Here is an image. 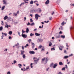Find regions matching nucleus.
Returning a JSON list of instances; mask_svg holds the SVG:
<instances>
[{
	"mask_svg": "<svg viewBox=\"0 0 74 74\" xmlns=\"http://www.w3.org/2000/svg\"><path fill=\"white\" fill-rule=\"evenodd\" d=\"M5 7V5H3V7H2L1 10L2 11H3V10H4V9Z\"/></svg>",
	"mask_w": 74,
	"mask_h": 74,
	"instance_id": "17",
	"label": "nucleus"
},
{
	"mask_svg": "<svg viewBox=\"0 0 74 74\" xmlns=\"http://www.w3.org/2000/svg\"><path fill=\"white\" fill-rule=\"evenodd\" d=\"M24 53H25V51H21V55H23Z\"/></svg>",
	"mask_w": 74,
	"mask_h": 74,
	"instance_id": "22",
	"label": "nucleus"
},
{
	"mask_svg": "<svg viewBox=\"0 0 74 74\" xmlns=\"http://www.w3.org/2000/svg\"><path fill=\"white\" fill-rule=\"evenodd\" d=\"M3 27L1 26L0 27V31H1L3 30Z\"/></svg>",
	"mask_w": 74,
	"mask_h": 74,
	"instance_id": "28",
	"label": "nucleus"
},
{
	"mask_svg": "<svg viewBox=\"0 0 74 74\" xmlns=\"http://www.w3.org/2000/svg\"><path fill=\"white\" fill-rule=\"evenodd\" d=\"M11 73H10V72H8L7 73V74H10Z\"/></svg>",
	"mask_w": 74,
	"mask_h": 74,
	"instance_id": "64",
	"label": "nucleus"
},
{
	"mask_svg": "<svg viewBox=\"0 0 74 74\" xmlns=\"http://www.w3.org/2000/svg\"><path fill=\"white\" fill-rule=\"evenodd\" d=\"M33 35H34V34H32V33H31L30 36L31 37H32Z\"/></svg>",
	"mask_w": 74,
	"mask_h": 74,
	"instance_id": "38",
	"label": "nucleus"
},
{
	"mask_svg": "<svg viewBox=\"0 0 74 74\" xmlns=\"http://www.w3.org/2000/svg\"><path fill=\"white\" fill-rule=\"evenodd\" d=\"M53 50L54 51H55V47H53L52 48H51V51H52V50Z\"/></svg>",
	"mask_w": 74,
	"mask_h": 74,
	"instance_id": "31",
	"label": "nucleus"
},
{
	"mask_svg": "<svg viewBox=\"0 0 74 74\" xmlns=\"http://www.w3.org/2000/svg\"><path fill=\"white\" fill-rule=\"evenodd\" d=\"M63 48H64V46H60L59 47V49L60 51H62V49Z\"/></svg>",
	"mask_w": 74,
	"mask_h": 74,
	"instance_id": "2",
	"label": "nucleus"
},
{
	"mask_svg": "<svg viewBox=\"0 0 74 74\" xmlns=\"http://www.w3.org/2000/svg\"><path fill=\"white\" fill-rule=\"evenodd\" d=\"M28 42H29V43H30V42L32 41V39H29V40H28Z\"/></svg>",
	"mask_w": 74,
	"mask_h": 74,
	"instance_id": "34",
	"label": "nucleus"
},
{
	"mask_svg": "<svg viewBox=\"0 0 74 74\" xmlns=\"http://www.w3.org/2000/svg\"><path fill=\"white\" fill-rule=\"evenodd\" d=\"M35 19H36V20H37L38 18V14H35Z\"/></svg>",
	"mask_w": 74,
	"mask_h": 74,
	"instance_id": "4",
	"label": "nucleus"
},
{
	"mask_svg": "<svg viewBox=\"0 0 74 74\" xmlns=\"http://www.w3.org/2000/svg\"><path fill=\"white\" fill-rule=\"evenodd\" d=\"M30 21L31 22H33V21L32 20V18H30Z\"/></svg>",
	"mask_w": 74,
	"mask_h": 74,
	"instance_id": "53",
	"label": "nucleus"
},
{
	"mask_svg": "<svg viewBox=\"0 0 74 74\" xmlns=\"http://www.w3.org/2000/svg\"><path fill=\"white\" fill-rule=\"evenodd\" d=\"M64 24H65V23H64V21L62 22L61 24L62 26H64Z\"/></svg>",
	"mask_w": 74,
	"mask_h": 74,
	"instance_id": "16",
	"label": "nucleus"
},
{
	"mask_svg": "<svg viewBox=\"0 0 74 74\" xmlns=\"http://www.w3.org/2000/svg\"><path fill=\"white\" fill-rule=\"evenodd\" d=\"M53 63H52L51 65H50V67H51L52 68V67H53Z\"/></svg>",
	"mask_w": 74,
	"mask_h": 74,
	"instance_id": "21",
	"label": "nucleus"
},
{
	"mask_svg": "<svg viewBox=\"0 0 74 74\" xmlns=\"http://www.w3.org/2000/svg\"><path fill=\"white\" fill-rule=\"evenodd\" d=\"M14 64H15V63H16V60H14Z\"/></svg>",
	"mask_w": 74,
	"mask_h": 74,
	"instance_id": "54",
	"label": "nucleus"
},
{
	"mask_svg": "<svg viewBox=\"0 0 74 74\" xmlns=\"http://www.w3.org/2000/svg\"><path fill=\"white\" fill-rule=\"evenodd\" d=\"M34 25V22H33L32 23L30 24V26H33Z\"/></svg>",
	"mask_w": 74,
	"mask_h": 74,
	"instance_id": "27",
	"label": "nucleus"
},
{
	"mask_svg": "<svg viewBox=\"0 0 74 74\" xmlns=\"http://www.w3.org/2000/svg\"><path fill=\"white\" fill-rule=\"evenodd\" d=\"M62 70H65V67H64L62 69Z\"/></svg>",
	"mask_w": 74,
	"mask_h": 74,
	"instance_id": "50",
	"label": "nucleus"
},
{
	"mask_svg": "<svg viewBox=\"0 0 74 74\" xmlns=\"http://www.w3.org/2000/svg\"><path fill=\"white\" fill-rule=\"evenodd\" d=\"M23 59H25L26 58V56H25V54H23Z\"/></svg>",
	"mask_w": 74,
	"mask_h": 74,
	"instance_id": "23",
	"label": "nucleus"
},
{
	"mask_svg": "<svg viewBox=\"0 0 74 74\" xmlns=\"http://www.w3.org/2000/svg\"><path fill=\"white\" fill-rule=\"evenodd\" d=\"M30 4H33V0H31V1L30 2Z\"/></svg>",
	"mask_w": 74,
	"mask_h": 74,
	"instance_id": "26",
	"label": "nucleus"
},
{
	"mask_svg": "<svg viewBox=\"0 0 74 74\" xmlns=\"http://www.w3.org/2000/svg\"><path fill=\"white\" fill-rule=\"evenodd\" d=\"M12 19L11 18V17H9L8 18L7 20V22H10V21H11Z\"/></svg>",
	"mask_w": 74,
	"mask_h": 74,
	"instance_id": "9",
	"label": "nucleus"
},
{
	"mask_svg": "<svg viewBox=\"0 0 74 74\" xmlns=\"http://www.w3.org/2000/svg\"><path fill=\"white\" fill-rule=\"evenodd\" d=\"M58 66V64L56 63L54 64V65L53 66V68L54 69H55L56 68V66Z\"/></svg>",
	"mask_w": 74,
	"mask_h": 74,
	"instance_id": "13",
	"label": "nucleus"
},
{
	"mask_svg": "<svg viewBox=\"0 0 74 74\" xmlns=\"http://www.w3.org/2000/svg\"><path fill=\"white\" fill-rule=\"evenodd\" d=\"M43 41V40L41 39H39L38 38V40H37V41L38 42H42Z\"/></svg>",
	"mask_w": 74,
	"mask_h": 74,
	"instance_id": "6",
	"label": "nucleus"
},
{
	"mask_svg": "<svg viewBox=\"0 0 74 74\" xmlns=\"http://www.w3.org/2000/svg\"><path fill=\"white\" fill-rule=\"evenodd\" d=\"M45 23H48V22H49V21H44Z\"/></svg>",
	"mask_w": 74,
	"mask_h": 74,
	"instance_id": "41",
	"label": "nucleus"
},
{
	"mask_svg": "<svg viewBox=\"0 0 74 74\" xmlns=\"http://www.w3.org/2000/svg\"><path fill=\"white\" fill-rule=\"evenodd\" d=\"M31 43H32V49H34V48L35 47V44L33 43V42H32Z\"/></svg>",
	"mask_w": 74,
	"mask_h": 74,
	"instance_id": "1",
	"label": "nucleus"
},
{
	"mask_svg": "<svg viewBox=\"0 0 74 74\" xmlns=\"http://www.w3.org/2000/svg\"><path fill=\"white\" fill-rule=\"evenodd\" d=\"M3 3L4 4H5L6 5H7V1H5V0H3Z\"/></svg>",
	"mask_w": 74,
	"mask_h": 74,
	"instance_id": "10",
	"label": "nucleus"
},
{
	"mask_svg": "<svg viewBox=\"0 0 74 74\" xmlns=\"http://www.w3.org/2000/svg\"><path fill=\"white\" fill-rule=\"evenodd\" d=\"M73 54H71V55H70L69 56L70 57V56H73Z\"/></svg>",
	"mask_w": 74,
	"mask_h": 74,
	"instance_id": "62",
	"label": "nucleus"
},
{
	"mask_svg": "<svg viewBox=\"0 0 74 74\" xmlns=\"http://www.w3.org/2000/svg\"><path fill=\"white\" fill-rule=\"evenodd\" d=\"M13 16H16L17 15V14L15 13H14L13 14Z\"/></svg>",
	"mask_w": 74,
	"mask_h": 74,
	"instance_id": "29",
	"label": "nucleus"
},
{
	"mask_svg": "<svg viewBox=\"0 0 74 74\" xmlns=\"http://www.w3.org/2000/svg\"><path fill=\"white\" fill-rule=\"evenodd\" d=\"M69 58V56H65V59H67Z\"/></svg>",
	"mask_w": 74,
	"mask_h": 74,
	"instance_id": "46",
	"label": "nucleus"
},
{
	"mask_svg": "<svg viewBox=\"0 0 74 74\" xmlns=\"http://www.w3.org/2000/svg\"><path fill=\"white\" fill-rule=\"evenodd\" d=\"M29 32V28H27L26 29V32L27 33H28Z\"/></svg>",
	"mask_w": 74,
	"mask_h": 74,
	"instance_id": "15",
	"label": "nucleus"
},
{
	"mask_svg": "<svg viewBox=\"0 0 74 74\" xmlns=\"http://www.w3.org/2000/svg\"><path fill=\"white\" fill-rule=\"evenodd\" d=\"M25 4V3L23 2L22 3H21L20 5L19 6L20 7H21V5H24Z\"/></svg>",
	"mask_w": 74,
	"mask_h": 74,
	"instance_id": "19",
	"label": "nucleus"
},
{
	"mask_svg": "<svg viewBox=\"0 0 74 74\" xmlns=\"http://www.w3.org/2000/svg\"><path fill=\"white\" fill-rule=\"evenodd\" d=\"M30 25V23L28 22L27 23V26H29V25Z\"/></svg>",
	"mask_w": 74,
	"mask_h": 74,
	"instance_id": "48",
	"label": "nucleus"
},
{
	"mask_svg": "<svg viewBox=\"0 0 74 74\" xmlns=\"http://www.w3.org/2000/svg\"><path fill=\"white\" fill-rule=\"evenodd\" d=\"M48 61V58L47 57L45 60L46 63H47Z\"/></svg>",
	"mask_w": 74,
	"mask_h": 74,
	"instance_id": "37",
	"label": "nucleus"
},
{
	"mask_svg": "<svg viewBox=\"0 0 74 74\" xmlns=\"http://www.w3.org/2000/svg\"><path fill=\"white\" fill-rule=\"evenodd\" d=\"M70 5H71V6H72H72H74V3L73 4V3H71V4Z\"/></svg>",
	"mask_w": 74,
	"mask_h": 74,
	"instance_id": "49",
	"label": "nucleus"
},
{
	"mask_svg": "<svg viewBox=\"0 0 74 74\" xmlns=\"http://www.w3.org/2000/svg\"><path fill=\"white\" fill-rule=\"evenodd\" d=\"M49 20H50V21H51V20H52V17L51 16L50 17H49Z\"/></svg>",
	"mask_w": 74,
	"mask_h": 74,
	"instance_id": "44",
	"label": "nucleus"
},
{
	"mask_svg": "<svg viewBox=\"0 0 74 74\" xmlns=\"http://www.w3.org/2000/svg\"><path fill=\"white\" fill-rule=\"evenodd\" d=\"M60 36L59 35V36H57V38H60Z\"/></svg>",
	"mask_w": 74,
	"mask_h": 74,
	"instance_id": "57",
	"label": "nucleus"
},
{
	"mask_svg": "<svg viewBox=\"0 0 74 74\" xmlns=\"http://www.w3.org/2000/svg\"><path fill=\"white\" fill-rule=\"evenodd\" d=\"M29 53L30 54H32L33 55L35 54V52L33 51H29Z\"/></svg>",
	"mask_w": 74,
	"mask_h": 74,
	"instance_id": "5",
	"label": "nucleus"
},
{
	"mask_svg": "<svg viewBox=\"0 0 74 74\" xmlns=\"http://www.w3.org/2000/svg\"><path fill=\"white\" fill-rule=\"evenodd\" d=\"M54 14H55V12H53V13L51 14L52 15H53Z\"/></svg>",
	"mask_w": 74,
	"mask_h": 74,
	"instance_id": "60",
	"label": "nucleus"
},
{
	"mask_svg": "<svg viewBox=\"0 0 74 74\" xmlns=\"http://www.w3.org/2000/svg\"><path fill=\"white\" fill-rule=\"evenodd\" d=\"M1 22L2 23L1 25H4V23H3V21H1Z\"/></svg>",
	"mask_w": 74,
	"mask_h": 74,
	"instance_id": "51",
	"label": "nucleus"
},
{
	"mask_svg": "<svg viewBox=\"0 0 74 74\" xmlns=\"http://www.w3.org/2000/svg\"><path fill=\"white\" fill-rule=\"evenodd\" d=\"M29 69V66H28L27 67V68L26 69V70H28V69Z\"/></svg>",
	"mask_w": 74,
	"mask_h": 74,
	"instance_id": "45",
	"label": "nucleus"
},
{
	"mask_svg": "<svg viewBox=\"0 0 74 74\" xmlns=\"http://www.w3.org/2000/svg\"><path fill=\"white\" fill-rule=\"evenodd\" d=\"M45 58H43L42 59V60L44 62L45 61Z\"/></svg>",
	"mask_w": 74,
	"mask_h": 74,
	"instance_id": "39",
	"label": "nucleus"
},
{
	"mask_svg": "<svg viewBox=\"0 0 74 74\" xmlns=\"http://www.w3.org/2000/svg\"><path fill=\"white\" fill-rule=\"evenodd\" d=\"M29 0H26L25 1V3H28V2H26V1H28Z\"/></svg>",
	"mask_w": 74,
	"mask_h": 74,
	"instance_id": "40",
	"label": "nucleus"
},
{
	"mask_svg": "<svg viewBox=\"0 0 74 74\" xmlns=\"http://www.w3.org/2000/svg\"><path fill=\"white\" fill-rule=\"evenodd\" d=\"M39 59H37L36 60H34V61L35 62V63H36V64H37V62H38V61L39 60Z\"/></svg>",
	"mask_w": 74,
	"mask_h": 74,
	"instance_id": "8",
	"label": "nucleus"
},
{
	"mask_svg": "<svg viewBox=\"0 0 74 74\" xmlns=\"http://www.w3.org/2000/svg\"><path fill=\"white\" fill-rule=\"evenodd\" d=\"M51 45H52V43H51V42H50L49 43V47H51Z\"/></svg>",
	"mask_w": 74,
	"mask_h": 74,
	"instance_id": "32",
	"label": "nucleus"
},
{
	"mask_svg": "<svg viewBox=\"0 0 74 74\" xmlns=\"http://www.w3.org/2000/svg\"><path fill=\"white\" fill-rule=\"evenodd\" d=\"M38 10L40 12H41L42 11V10H41V8H38Z\"/></svg>",
	"mask_w": 74,
	"mask_h": 74,
	"instance_id": "36",
	"label": "nucleus"
},
{
	"mask_svg": "<svg viewBox=\"0 0 74 74\" xmlns=\"http://www.w3.org/2000/svg\"><path fill=\"white\" fill-rule=\"evenodd\" d=\"M65 66H66L65 68H66V69H68V67L67 66V65H66Z\"/></svg>",
	"mask_w": 74,
	"mask_h": 74,
	"instance_id": "56",
	"label": "nucleus"
},
{
	"mask_svg": "<svg viewBox=\"0 0 74 74\" xmlns=\"http://www.w3.org/2000/svg\"><path fill=\"white\" fill-rule=\"evenodd\" d=\"M21 36L23 37H24V38H26V37H27V35L26 34H22Z\"/></svg>",
	"mask_w": 74,
	"mask_h": 74,
	"instance_id": "7",
	"label": "nucleus"
},
{
	"mask_svg": "<svg viewBox=\"0 0 74 74\" xmlns=\"http://www.w3.org/2000/svg\"><path fill=\"white\" fill-rule=\"evenodd\" d=\"M5 27H7V29H8V26H9V25H7V23L5 22Z\"/></svg>",
	"mask_w": 74,
	"mask_h": 74,
	"instance_id": "3",
	"label": "nucleus"
},
{
	"mask_svg": "<svg viewBox=\"0 0 74 74\" xmlns=\"http://www.w3.org/2000/svg\"><path fill=\"white\" fill-rule=\"evenodd\" d=\"M18 66H19V67L20 68H21L22 67V64H18Z\"/></svg>",
	"mask_w": 74,
	"mask_h": 74,
	"instance_id": "25",
	"label": "nucleus"
},
{
	"mask_svg": "<svg viewBox=\"0 0 74 74\" xmlns=\"http://www.w3.org/2000/svg\"><path fill=\"white\" fill-rule=\"evenodd\" d=\"M18 45H19V43H17V44H16L15 45V46H16V47H17L18 46Z\"/></svg>",
	"mask_w": 74,
	"mask_h": 74,
	"instance_id": "47",
	"label": "nucleus"
},
{
	"mask_svg": "<svg viewBox=\"0 0 74 74\" xmlns=\"http://www.w3.org/2000/svg\"><path fill=\"white\" fill-rule=\"evenodd\" d=\"M42 46L41 45H40L39 46L38 48H39V49H41V48H42Z\"/></svg>",
	"mask_w": 74,
	"mask_h": 74,
	"instance_id": "35",
	"label": "nucleus"
},
{
	"mask_svg": "<svg viewBox=\"0 0 74 74\" xmlns=\"http://www.w3.org/2000/svg\"><path fill=\"white\" fill-rule=\"evenodd\" d=\"M59 34H62V31H60L59 32Z\"/></svg>",
	"mask_w": 74,
	"mask_h": 74,
	"instance_id": "61",
	"label": "nucleus"
},
{
	"mask_svg": "<svg viewBox=\"0 0 74 74\" xmlns=\"http://www.w3.org/2000/svg\"><path fill=\"white\" fill-rule=\"evenodd\" d=\"M35 35L36 36H40V34H38L37 33H35Z\"/></svg>",
	"mask_w": 74,
	"mask_h": 74,
	"instance_id": "11",
	"label": "nucleus"
},
{
	"mask_svg": "<svg viewBox=\"0 0 74 74\" xmlns=\"http://www.w3.org/2000/svg\"><path fill=\"white\" fill-rule=\"evenodd\" d=\"M59 64L60 66H62V65H63V63L62 62H59Z\"/></svg>",
	"mask_w": 74,
	"mask_h": 74,
	"instance_id": "20",
	"label": "nucleus"
},
{
	"mask_svg": "<svg viewBox=\"0 0 74 74\" xmlns=\"http://www.w3.org/2000/svg\"><path fill=\"white\" fill-rule=\"evenodd\" d=\"M4 35H5V36H7V34L6 33H4Z\"/></svg>",
	"mask_w": 74,
	"mask_h": 74,
	"instance_id": "63",
	"label": "nucleus"
},
{
	"mask_svg": "<svg viewBox=\"0 0 74 74\" xmlns=\"http://www.w3.org/2000/svg\"><path fill=\"white\" fill-rule=\"evenodd\" d=\"M61 37L62 38H65V36L61 35Z\"/></svg>",
	"mask_w": 74,
	"mask_h": 74,
	"instance_id": "24",
	"label": "nucleus"
},
{
	"mask_svg": "<svg viewBox=\"0 0 74 74\" xmlns=\"http://www.w3.org/2000/svg\"><path fill=\"white\" fill-rule=\"evenodd\" d=\"M3 37H4V35H2V36H1V39H3Z\"/></svg>",
	"mask_w": 74,
	"mask_h": 74,
	"instance_id": "58",
	"label": "nucleus"
},
{
	"mask_svg": "<svg viewBox=\"0 0 74 74\" xmlns=\"http://www.w3.org/2000/svg\"><path fill=\"white\" fill-rule=\"evenodd\" d=\"M41 51H45L44 47H43V48L42 49Z\"/></svg>",
	"mask_w": 74,
	"mask_h": 74,
	"instance_id": "30",
	"label": "nucleus"
},
{
	"mask_svg": "<svg viewBox=\"0 0 74 74\" xmlns=\"http://www.w3.org/2000/svg\"><path fill=\"white\" fill-rule=\"evenodd\" d=\"M33 59L34 60H35V59H36V60H37V57H36L34 58Z\"/></svg>",
	"mask_w": 74,
	"mask_h": 74,
	"instance_id": "42",
	"label": "nucleus"
},
{
	"mask_svg": "<svg viewBox=\"0 0 74 74\" xmlns=\"http://www.w3.org/2000/svg\"><path fill=\"white\" fill-rule=\"evenodd\" d=\"M26 31H23V29L22 30V33L23 34L24 33H25Z\"/></svg>",
	"mask_w": 74,
	"mask_h": 74,
	"instance_id": "33",
	"label": "nucleus"
},
{
	"mask_svg": "<svg viewBox=\"0 0 74 74\" xmlns=\"http://www.w3.org/2000/svg\"><path fill=\"white\" fill-rule=\"evenodd\" d=\"M35 4H36V5L37 6H38V5H39V4H38V3H36Z\"/></svg>",
	"mask_w": 74,
	"mask_h": 74,
	"instance_id": "55",
	"label": "nucleus"
},
{
	"mask_svg": "<svg viewBox=\"0 0 74 74\" xmlns=\"http://www.w3.org/2000/svg\"><path fill=\"white\" fill-rule=\"evenodd\" d=\"M49 0H47L45 3V4H49Z\"/></svg>",
	"mask_w": 74,
	"mask_h": 74,
	"instance_id": "12",
	"label": "nucleus"
},
{
	"mask_svg": "<svg viewBox=\"0 0 74 74\" xmlns=\"http://www.w3.org/2000/svg\"><path fill=\"white\" fill-rule=\"evenodd\" d=\"M8 39H9L10 40H11L12 39V37L11 36H9L8 38Z\"/></svg>",
	"mask_w": 74,
	"mask_h": 74,
	"instance_id": "43",
	"label": "nucleus"
},
{
	"mask_svg": "<svg viewBox=\"0 0 74 74\" xmlns=\"http://www.w3.org/2000/svg\"><path fill=\"white\" fill-rule=\"evenodd\" d=\"M8 34H10V35H11V34H12V32L11 31H9Z\"/></svg>",
	"mask_w": 74,
	"mask_h": 74,
	"instance_id": "18",
	"label": "nucleus"
},
{
	"mask_svg": "<svg viewBox=\"0 0 74 74\" xmlns=\"http://www.w3.org/2000/svg\"><path fill=\"white\" fill-rule=\"evenodd\" d=\"M4 20H6L8 19V16H5L4 18Z\"/></svg>",
	"mask_w": 74,
	"mask_h": 74,
	"instance_id": "14",
	"label": "nucleus"
},
{
	"mask_svg": "<svg viewBox=\"0 0 74 74\" xmlns=\"http://www.w3.org/2000/svg\"><path fill=\"white\" fill-rule=\"evenodd\" d=\"M58 74H62V72H60L59 73H58Z\"/></svg>",
	"mask_w": 74,
	"mask_h": 74,
	"instance_id": "59",
	"label": "nucleus"
},
{
	"mask_svg": "<svg viewBox=\"0 0 74 74\" xmlns=\"http://www.w3.org/2000/svg\"><path fill=\"white\" fill-rule=\"evenodd\" d=\"M17 33L18 34V35L19 36H21V35H20V32H17Z\"/></svg>",
	"mask_w": 74,
	"mask_h": 74,
	"instance_id": "52",
	"label": "nucleus"
}]
</instances>
